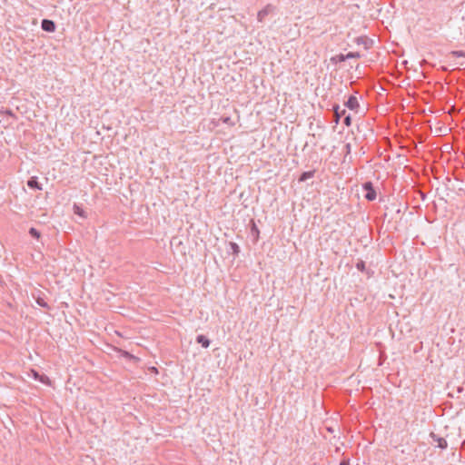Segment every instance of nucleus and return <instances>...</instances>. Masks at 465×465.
Instances as JSON below:
<instances>
[{"mask_svg": "<svg viewBox=\"0 0 465 465\" xmlns=\"http://www.w3.org/2000/svg\"><path fill=\"white\" fill-rule=\"evenodd\" d=\"M332 111H333V114H334V122L336 124H338L340 119H341V117L346 114V110L343 109V110L341 111L340 110V105L337 104H333Z\"/></svg>", "mask_w": 465, "mask_h": 465, "instance_id": "nucleus-5", "label": "nucleus"}, {"mask_svg": "<svg viewBox=\"0 0 465 465\" xmlns=\"http://www.w3.org/2000/svg\"><path fill=\"white\" fill-rule=\"evenodd\" d=\"M314 175V171H307V172H303L300 177H299V182H305L307 181L308 179L310 178H312Z\"/></svg>", "mask_w": 465, "mask_h": 465, "instance_id": "nucleus-10", "label": "nucleus"}, {"mask_svg": "<svg viewBox=\"0 0 465 465\" xmlns=\"http://www.w3.org/2000/svg\"><path fill=\"white\" fill-rule=\"evenodd\" d=\"M272 6V5H267L264 8H262V10H260L257 14V19L259 22H262L263 19L265 18V16H267L269 15V13L271 12Z\"/></svg>", "mask_w": 465, "mask_h": 465, "instance_id": "nucleus-7", "label": "nucleus"}, {"mask_svg": "<svg viewBox=\"0 0 465 465\" xmlns=\"http://www.w3.org/2000/svg\"><path fill=\"white\" fill-rule=\"evenodd\" d=\"M252 233H255V234H256V236L258 237V235H259V230H258L257 226H256L254 223H253L252 228Z\"/></svg>", "mask_w": 465, "mask_h": 465, "instance_id": "nucleus-21", "label": "nucleus"}, {"mask_svg": "<svg viewBox=\"0 0 465 465\" xmlns=\"http://www.w3.org/2000/svg\"><path fill=\"white\" fill-rule=\"evenodd\" d=\"M41 28L45 32L53 33L55 31L56 25L53 20L43 19L41 22Z\"/></svg>", "mask_w": 465, "mask_h": 465, "instance_id": "nucleus-2", "label": "nucleus"}, {"mask_svg": "<svg viewBox=\"0 0 465 465\" xmlns=\"http://www.w3.org/2000/svg\"><path fill=\"white\" fill-rule=\"evenodd\" d=\"M27 186L31 189H35V190H42V185L41 183L38 182V179L37 177L35 176H33L31 178L28 179L27 181Z\"/></svg>", "mask_w": 465, "mask_h": 465, "instance_id": "nucleus-8", "label": "nucleus"}, {"mask_svg": "<svg viewBox=\"0 0 465 465\" xmlns=\"http://www.w3.org/2000/svg\"><path fill=\"white\" fill-rule=\"evenodd\" d=\"M354 42L358 45H363L365 49L371 48L373 44V41L371 39L368 38L367 36L356 37Z\"/></svg>", "mask_w": 465, "mask_h": 465, "instance_id": "nucleus-4", "label": "nucleus"}, {"mask_svg": "<svg viewBox=\"0 0 465 465\" xmlns=\"http://www.w3.org/2000/svg\"><path fill=\"white\" fill-rule=\"evenodd\" d=\"M343 124L346 125V126H351V117L350 114H347L344 116V119H343Z\"/></svg>", "mask_w": 465, "mask_h": 465, "instance_id": "nucleus-18", "label": "nucleus"}, {"mask_svg": "<svg viewBox=\"0 0 465 465\" xmlns=\"http://www.w3.org/2000/svg\"><path fill=\"white\" fill-rule=\"evenodd\" d=\"M341 465H348V464H346V463H341Z\"/></svg>", "mask_w": 465, "mask_h": 465, "instance_id": "nucleus-23", "label": "nucleus"}, {"mask_svg": "<svg viewBox=\"0 0 465 465\" xmlns=\"http://www.w3.org/2000/svg\"><path fill=\"white\" fill-rule=\"evenodd\" d=\"M29 234H30L33 238H35V239H39V238H40V236H41L40 232H39L37 229L34 228V227H31V228L29 229Z\"/></svg>", "mask_w": 465, "mask_h": 465, "instance_id": "nucleus-11", "label": "nucleus"}, {"mask_svg": "<svg viewBox=\"0 0 465 465\" xmlns=\"http://www.w3.org/2000/svg\"><path fill=\"white\" fill-rule=\"evenodd\" d=\"M5 114L10 115V116H12V117H15V114H13V112L11 110H6Z\"/></svg>", "mask_w": 465, "mask_h": 465, "instance_id": "nucleus-22", "label": "nucleus"}, {"mask_svg": "<svg viewBox=\"0 0 465 465\" xmlns=\"http://www.w3.org/2000/svg\"><path fill=\"white\" fill-rule=\"evenodd\" d=\"M35 302L36 303L41 306V307H44V308H49L47 302L45 301L44 298H42L41 296H38L36 299H35Z\"/></svg>", "mask_w": 465, "mask_h": 465, "instance_id": "nucleus-12", "label": "nucleus"}, {"mask_svg": "<svg viewBox=\"0 0 465 465\" xmlns=\"http://www.w3.org/2000/svg\"><path fill=\"white\" fill-rule=\"evenodd\" d=\"M449 55L451 57H465V51H451Z\"/></svg>", "mask_w": 465, "mask_h": 465, "instance_id": "nucleus-13", "label": "nucleus"}, {"mask_svg": "<svg viewBox=\"0 0 465 465\" xmlns=\"http://www.w3.org/2000/svg\"><path fill=\"white\" fill-rule=\"evenodd\" d=\"M356 268L357 270L361 271V272H364L365 271V262L363 261H360L356 263Z\"/></svg>", "mask_w": 465, "mask_h": 465, "instance_id": "nucleus-17", "label": "nucleus"}, {"mask_svg": "<svg viewBox=\"0 0 465 465\" xmlns=\"http://www.w3.org/2000/svg\"><path fill=\"white\" fill-rule=\"evenodd\" d=\"M74 213L78 215H81L83 216L84 215V212L83 210H81L78 206L74 205Z\"/></svg>", "mask_w": 465, "mask_h": 465, "instance_id": "nucleus-20", "label": "nucleus"}, {"mask_svg": "<svg viewBox=\"0 0 465 465\" xmlns=\"http://www.w3.org/2000/svg\"><path fill=\"white\" fill-rule=\"evenodd\" d=\"M437 446L440 449H444L447 447V441L444 439L439 438L436 440Z\"/></svg>", "mask_w": 465, "mask_h": 465, "instance_id": "nucleus-15", "label": "nucleus"}, {"mask_svg": "<svg viewBox=\"0 0 465 465\" xmlns=\"http://www.w3.org/2000/svg\"><path fill=\"white\" fill-rule=\"evenodd\" d=\"M230 248H231V250H232L233 254L237 255L240 252V247H239V245L236 242H230Z\"/></svg>", "mask_w": 465, "mask_h": 465, "instance_id": "nucleus-14", "label": "nucleus"}, {"mask_svg": "<svg viewBox=\"0 0 465 465\" xmlns=\"http://www.w3.org/2000/svg\"><path fill=\"white\" fill-rule=\"evenodd\" d=\"M346 57H347V59L360 58L361 54L358 52H350V53L346 54Z\"/></svg>", "mask_w": 465, "mask_h": 465, "instance_id": "nucleus-16", "label": "nucleus"}, {"mask_svg": "<svg viewBox=\"0 0 465 465\" xmlns=\"http://www.w3.org/2000/svg\"><path fill=\"white\" fill-rule=\"evenodd\" d=\"M196 341L197 343L201 344L202 347L203 348H208L211 343L210 340L203 334H200L196 337Z\"/></svg>", "mask_w": 465, "mask_h": 465, "instance_id": "nucleus-9", "label": "nucleus"}, {"mask_svg": "<svg viewBox=\"0 0 465 465\" xmlns=\"http://www.w3.org/2000/svg\"><path fill=\"white\" fill-rule=\"evenodd\" d=\"M362 188L365 191V199L368 201H374L376 199L377 193L371 182L364 183Z\"/></svg>", "mask_w": 465, "mask_h": 465, "instance_id": "nucleus-1", "label": "nucleus"}, {"mask_svg": "<svg viewBox=\"0 0 465 465\" xmlns=\"http://www.w3.org/2000/svg\"><path fill=\"white\" fill-rule=\"evenodd\" d=\"M345 106L351 111H357L360 107L358 98L355 95H350L348 100L345 102Z\"/></svg>", "mask_w": 465, "mask_h": 465, "instance_id": "nucleus-3", "label": "nucleus"}, {"mask_svg": "<svg viewBox=\"0 0 465 465\" xmlns=\"http://www.w3.org/2000/svg\"><path fill=\"white\" fill-rule=\"evenodd\" d=\"M32 372V376L35 380H37L39 381L40 382H42L43 384H49L50 383V380L49 378L46 376V375H44V374H39L35 370H32L31 371Z\"/></svg>", "mask_w": 465, "mask_h": 465, "instance_id": "nucleus-6", "label": "nucleus"}, {"mask_svg": "<svg viewBox=\"0 0 465 465\" xmlns=\"http://www.w3.org/2000/svg\"><path fill=\"white\" fill-rule=\"evenodd\" d=\"M336 58L339 62H344L347 60L346 54H342L337 55Z\"/></svg>", "mask_w": 465, "mask_h": 465, "instance_id": "nucleus-19", "label": "nucleus"}]
</instances>
